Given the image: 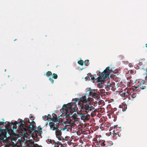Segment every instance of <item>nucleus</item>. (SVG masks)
<instances>
[{"instance_id":"f257e3e1","label":"nucleus","mask_w":147,"mask_h":147,"mask_svg":"<svg viewBox=\"0 0 147 147\" xmlns=\"http://www.w3.org/2000/svg\"><path fill=\"white\" fill-rule=\"evenodd\" d=\"M34 120V119H32V121L31 122L29 121V119H28V121L21 120L20 122H22V123L20 124V128L21 129H22L23 130H24L25 131L31 130L34 131L35 132H42V128H40L39 126L38 127V129L37 130L36 129L37 127L35 125V123L33 121Z\"/></svg>"},{"instance_id":"f03ea898","label":"nucleus","mask_w":147,"mask_h":147,"mask_svg":"<svg viewBox=\"0 0 147 147\" xmlns=\"http://www.w3.org/2000/svg\"><path fill=\"white\" fill-rule=\"evenodd\" d=\"M78 107L80 112V115L81 119L83 120L88 119V117L90 116V114H91V113H90V112L93 111L95 108L94 107H89L88 104L78 106Z\"/></svg>"},{"instance_id":"7ed1b4c3","label":"nucleus","mask_w":147,"mask_h":147,"mask_svg":"<svg viewBox=\"0 0 147 147\" xmlns=\"http://www.w3.org/2000/svg\"><path fill=\"white\" fill-rule=\"evenodd\" d=\"M78 109L76 103L74 102L64 104L62 108L63 112L65 113L66 117H69L74 112L77 111Z\"/></svg>"},{"instance_id":"20e7f679","label":"nucleus","mask_w":147,"mask_h":147,"mask_svg":"<svg viewBox=\"0 0 147 147\" xmlns=\"http://www.w3.org/2000/svg\"><path fill=\"white\" fill-rule=\"evenodd\" d=\"M93 99V98H88L87 99L86 95H84L80 98L78 100L76 98L73 99L72 101H74L77 102L78 100V106H80L81 105L82 106L83 105H85V104H88L89 107L90 106L93 107L90 104L91 102L92 101Z\"/></svg>"},{"instance_id":"39448f33","label":"nucleus","mask_w":147,"mask_h":147,"mask_svg":"<svg viewBox=\"0 0 147 147\" xmlns=\"http://www.w3.org/2000/svg\"><path fill=\"white\" fill-rule=\"evenodd\" d=\"M10 127L9 125H6L5 126V129L4 130L1 129V135L4 136L6 137L7 132L8 134H9L10 135H15L16 134L14 132L13 129L9 128Z\"/></svg>"},{"instance_id":"423d86ee","label":"nucleus","mask_w":147,"mask_h":147,"mask_svg":"<svg viewBox=\"0 0 147 147\" xmlns=\"http://www.w3.org/2000/svg\"><path fill=\"white\" fill-rule=\"evenodd\" d=\"M11 141L13 143V145L18 147L20 145H22L23 142L21 138L19 137L13 138L12 139Z\"/></svg>"},{"instance_id":"0eeeda50","label":"nucleus","mask_w":147,"mask_h":147,"mask_svg":"<svg viewBox=\"0 0 147 147\" xmlns=\"http://www.w3.org/2000/svg\"><path fill=\"white\" fill-rule=\"evenodd\" d=\"M146 76L145 77L146 78L145 80H147V73L145 74ZM147 81L144 80H140L138 82L139 83V84L138 85L137 87H136V88H140V89L143 90L144 89L147 90V85L145 84L146 83V82Z\"/></svg>"},{"instance_id":"6e6552de","label":"nucleus","mask_w":147,"mask_h":147,"mask_svg":"<svg viewBox=\"0 0 147 147\" xmlns=\"http://www.w3.org/2000/svg\"><path fill=\"white\" fill-rule=\"evenodd\" d=\"M21 120H22V119H20V120L19 121V122H18L17 121H14V122H11L10 124H7V125H9L10 126V127H9L10 129H13V130L14 129L16 130L17 129V124H18L19 125V126L18 127V129L19 130H20L22 131H25L24 130H23L22 129H21L20 128V124H21L22 122H20V121Z\"/></svg>"},{"instance_id":"1a4fd4ad","label":"nucleus","mask_w":147,"mask_h":147,"mask_svg":"<svg viewBox=\"0 0 147 147\" xmlns=\"http://www.w3.org/2000/svg\"><path fill=\"white\" fill-rule=\"evenodd\" d=\"M110 67H107L101 73V76L103 79H105L109 75V73L112 71V69H110Z\"/></svg>"},{"instance_id":"9d476101","label":"nucleus","mask_w":147,"mask_h":147,"mask_svg":"<svg viewBox=\"0 0 147 147\" xmlns=\"http://www.w3.org/2000/svg\"><path fill=\"white\" fill-rule=\"evenodd\" d=\"M89 92L88 93L89 94V95L94 98H97L98 96V94L96 92V91L94 89H91L90 88L88 91Z\"/></svg>"},{"instance_id":"9b49d317","label":"nucleus","mask_w":147,"mask_h":147,"mask_svg":"<svg viewBox=\"0 0 147 147\" xmlns=\"http://www.w3.org/2000/svg\"><path fill=\"white\" fill-rule=\"evenodd\" d=\"M52 115L53 117L52 118L51 117L50 119L52 121L54 122H59V119L57 118V116L55 114H53Z\"/></svg>"},{"instance_id":"f8f14e48","label":"nucleus","mask_w":147,"mask_h":147,"mask_svg":"<svg viewBox=\"0 0 147 147\" xmlns=\"http://www.w3.org/2000/svg\"><path fill=\"white\" fill-rule=\"evenodd\" d=\"M66 121L63 122V124L65 126H69L71 124L72 120L71 119L69 120L66 119Z\"/></svg>"},{"instance_id":"ddd939ff","label":"nucleus","mask_w":147,"mask_h":147,"mask_svg":"<svg viewBox=\"0 0 147 147\" xmlns=\"http://www.w3.org/2000/svg\"><path fill=\"white\" fill-rule=\"evenodd\" d=\"M119 94L122 97H127V96L128 95V93H125L124 92H120Z\"/></svg>"},{"instance_id":"4468645a","label":"nucleus","mask_w":147,"mask_h":147,"mask_svg":"<svg viewBox=\"0 0 147 147\" xmlns=\"http://www.w3.org/2000/svg\"><path fill=\"white\" fill-rule=\"evenodd\" d=\"M106 142L103 140H100L99 142V144L102 146H105L106 145Z\"/></svg>"},{"instance_id":"2eb2a0df","label":"nucleus","mask_w":147,"mask_h":147,"mask_svg":"<svg viewBox=\"0 0 147 147\" xmlns=\"http://www.w3.org/2000/svg\"><path fill=\"white\" fill-rule=\"evenodd\" d=\"M55 134L57 137L61 136V133L60 131L56 130L55 131Z\"/></svg>"},{"instance_id":"dca6fc26","label":"nucleus","mask_w":147,"mask_h":147,"mask_svg":"<svg viewBox=\"0 0 147 147\" xmlns=\"http://www.w3.org/2000/svg\"><path fill=\"white\" fill-rule=\"evenodd\" d=\"M122 111H126L127 108V106L125 104H123L122 105Z\"/></svg>"},{"instance_id":"f3484780","label":"nucleus","mask_w":147,"mask_h":147,"mask_svg":"<svg viewBox=\"0 0 147 147\" xmlns=\"http://www.w3.org/2000/svg\"><path fill=\"white\" fill-rule=\"evenodd\" d=\"M97 81L99 82H101V81H103L104 80L102 76H101V74L100 75V77H98L97 78Z\"/></svg>"},{"instance_id":"a211bd4d","label":"nucleus","mask_w":147,"mask_h":147,"mask_svg":"<svg viewBox=\"0 0 147 147\" xmlns=\"http://www.w3.org/2000/svg\"><path fill=\"white\" fill-rule=\"evenodd\" d=\"M59 123H57L53 127V129L52 130H55L57 129L59 127Z\"/></svg>"},{"instance_id":"6ab92c4d","label":"nucleus","mask_w":147,"mask_h":147,"mask_svg":"<svg viewBox=\"0 0 147 147\" xmlns=\"http://www.w3.org/2000/svg\"><path fill=\"white\" fill-rule=\"evenodd\" d=\"M49 125L50 126L51 129L52 128H53V127L55 125V122L52 121V122H50L49 123Z\"/></svg>"},{"instance_id":"aec40b11","label":"nucleus","mask_w":147,"mask_h":147,"mask_svg":"<svg viewBox=\"0 0 147 147\" xmlns=\"http://www.w3.org/2000/svg\"><path fill=\"white\" fill-rule=\"evenodd\" d=\"M52 73L51 71H48L46 73V74H45L44 75H46L48 77L49 76H52Z\"/></svg>"},{"instance_id":"412c9836","label":"nucleus","mask_w":147,"mask_h":147,"mask_svg":"<svg viewBox=\"0 0 147 147\" xmlns=\"http://www.w3.org/2000/svg\"><path fill=\"white\" fill-rule=\"evenodd\" d=\"M84 64L85 66H88L89 64V60L88 59L84 61Z\"/></svg>"},{"instance_id":"4be33fe9","label":"nucleus","mask_w":147,"mask_h":147,"mask_svg":"<svg viewBox=\"0 0 147 147\" xmlns=\"http://www.w3.org/2000/svg\"><path fill=\"white\" fill-rule=\"evenodd\" d=\"M84 62V61L82 60H80L79 61H78V63L79 65L82 66L83 65Z\"/></svg>"},{"instance_id":"5701e85b","label":"nucleus","mask_w":147,"mask_h":147,"mask_svg":"<svg viewBox=\"0 0 147 147\" xmlns=\"http://www.w3.org/2000/svg\"><path fill=\"white\" fill-rule=\"evenodd\" d=\"M42 118L43 119H45V121L46 120H48L49 119H51V117H49V116H47V115L43 116L42 117Z\"/></svg>"},{"instance_id":"b1692460","label":"nucleus","mask_w":147,"mask_h":147,"mask_svg":"<svg viewBox=\"0 0 147 147\" xmlns=\"http://www.w3.org/2000/svg\"><path fill=\"white\" fill-rule=\"evenodd\" d=\"M57 75L56 74L54 73L52 75V78L54 79H57Z\"/></svg>"},{"instance_id":"393cba45","label":"nucleus","mask_w":147,"mask_h":147,"mask_svg":"<svg viewBox=\"0 0 147 147\" xmlns=\"http://www.w3.org/2000/svg\"><path fill=\"white\" fill-rule=\"evenodd\" d=\"M37 133V134H36V137L38 138V136L40 137V138H41L42 137L41 134L42 133L40 131H36Z\"/></svg>"},{"instance_id":"a878e982","label":"nucleus","mask_w":147,"mask_h":147,"mask_svg":"<svg viewBox=\"0 0 147 147\" xmlns=\"http://www.w3.org/2000/svg\"><path fill=\"white\" fill-rule=\"evenodd\" d=\"M114 85L113 84H108L107 85V87L109 88L110 87H112L113 88V87L114 86Z\"/></svg>"},{"instance_id":"bb28decb","label":"nucleus","mask_w":147,"mask_h":147,"mask_svg":"<svg viewBox=\"0 0 147 147\" xmlns=\"http://www.w3.org/2000/svg\"><path fill=\"white\" fill-rule=\"evenodd\" d=\"M61 144V142H60L59 141L57 142V143H55V144H54V147H56V146H58L59 145V144Z\"/></svg>"},{"instance_id":"cd10ccee","label":"nucleus","mask_w":147,"mask_h":147,"mask_svg":"<svg viewBox=\"0 0 147 147\" xmlns=\"http://www.w3.org/2000/svg\"><path fill=\"white\" fill-rule=\"evenodd\" d=\"M137 94H136L134 93L132 94L131 95V96L132 98H135Z\"/></svg>"},{"instance_id":"c85d7f7f","label":"nucleus","mask_w":147,"mask_h":147,"mask_svg":"<svg viewBox=\"0 0 147 147\" xmlns=\"http://www.w3.org/2000/svg\"><path fill=\"white\" fill-rule=\"evenodd\" d=\"M33 147H42L41 146H39L37 144H33Z\"/></svg>"},{"instance_id":"c756f323","label":"nucleus","mask_w":147,"mask_h":147,"mask_svg":"<svg viewBox=\"0 0 147 147\" xmlns=\"http://www.w3.org/2000/svg\"><path fill=\"white\" fill-rule=\"evenodd\" d=\"M49 80L51 82L52 84L53 83L54 80L52 78H49Z\"/></svg>"},{"instance_id":"7c9ffc66","label":"nucleus","mask_w":147,"mask_h":147,"mask_svg":"<svg viewBox=\"0 0 147 147\" xmlns=\"http://www.w3.org/2000/svg\"><path fill=\"white\" fill-rule=\"evenodd\" d=\"M6 122L4 121H0V125H3L4 124H5Z\"/></svg>"},{"instance_id":"2f4dec72","label":"nucleus","mask_w":147,"mask_h":147,"mask_svg":"<svg viewBox=\"0 0 147 147\" xmlns=\"http://www.w3.org/2000/svg\"><path fill=\"white\" fill-rule=\"evenodd\" d=\"M76 125V124H75V122L72 123L71 122V124L70 125L71 126V127H75Z\"/></svg>"},{"instance_id":"473e14b6","label":"nucleus","mask_w":147,"mask_h":147,"mask_svg":"<svg viewBox=\"0 0 147 147\" xmlns=\"http://www.w3.org/2000/svg\"><path fill=\"white\" fill-rule=\"evenodd\" d=\"M117 135V134L115 133H114L113 134V138L115 139L116 138V136Z\"/></svg>"},{"instance_id":"72a5a7b5","label":"nucleus","mask_w":147,"mask_h":147,"mask_svg":"<svg viewBox=\"0 0 147 147\" xmlns=\"http://www.w3.org/2000/svg\"><path fill=\"white\" fill-rule=\"evenodd\" d=\"M56 147H64V146L62 144H61L58 146H56Z\"/></svg>"},{"instance_id":"f704fd0d","label":"nucleus","mask_w":147,"mask_h":147,"mask_svg":"<svg viewBox=\"0 0 147 147\" xmlns=\"http://www.w3.org/2000/svg\"><path fill=\"white\" fill-rule=\"evenodd\" d=\"M73 117L74 119H76V116L75 115H73L72 116Z\"/></svg>"},{"instance_id":"c9c22d12","label":"nucleus","mask_w":147,"mask_h":147,"mask_svg":"<svg viewBox=\"0 0 147 147\" xmlns=\"http://www.w3.org/2000/svg\"><path fill=\"white\" fill-rule=\"evenodd\" d=\"M61 136H59L57 138H58V139L59 140H61Z\"/></svg>"},{"instance_id":"e433bc0d","label":"nucleus","mask_w":147,"mask_h":147,"mask_svg":"<svg viewBox=\"0 0 147 147\" xmlns=\"http://www.w3.org/2000/svg\"><path fill=\"white\" fill-rule=\"evenodd\" d=\"M91 77V79H92V80H95V78H94L93 76L92 77Z\"/></svg>"},{"instance_id":"4c0bfd02","label":"nucleus","mask_w":147,"mask_h":147,"mask_svg":"<svg viewBox=\"0 0 147 147\" xmlns=\"http://www.w3.org/2000/svg\"><path fill=\"white\" fill-rule=\"evenodd\" d=\"M89 77L88 76H87L85 78V79L86 80V81H87L88 80Z\"/></svg>"},{"instance_id":"58836bf2","label":"nucleus","mask_w":147,"mask_h":147,"mask_svg":"<svg viewBox=\"0 0 147 147\" xmlns=\"http://www.w3.org/2000/svg\"><path fill=\"white\" fill-rule=\"evenodd\" d=\"M52 142H53V143H53V144H55V143H57V142H55L54 141V140H52Z\"/></svg>"},{"instance_id":"ea45409f","label":"nucleus","mask_w":147,"mask_h":147,"mask_svg":"<svg viewBox=\"0 0 147 147\" xmlns=\"http://www.w3.org/2000/svg\"><path fill=\"white\" fill-rule=\"evenodd\" d=\"M52 140H51V139H49L48 140V141L50 142L51 143H53Z\"/></svg>"},{"instance_id":"a19ab883","label":"nucleus","mask_w":147,"mask_h":147,"mask_svg":"<svg viewBox=\"0 0 147 147\" xmlns=\"http://www.w3.org/2000/svg\"><path fill=\"white\" fill-rule=\"evenodd\" d=\"M129 72L131 73H132L134 71L132 70H129Z\"/></svg>"},{"instance_id":"79ce46f5","label":"nucleus","mask_w":147,"mask_h":147,"mask_svg":"<svg viewBox=\"0 0 147 147\" xmlns=\"http://www.w3.org/2000/svg\"><path fill=\"white\" fill-rule=\"evenodd\" d=\"M129 66H130V67H131V64H130H130H129ZM132 67H133V66L132 65Z\"/></svg>"},{"instance_id":"37998d69","label":"nucleus","mask_w":147,"mask_h":147,"mask_svg":"<svg viewBox=\"0 0 147 147\" xmlns=\"http://www.w3.org/2000/svg\"><path fill=\"white\" fill-rule=\"evenodd\" d=\"M33 117V116H32L31 115L30 117V118H32Z\"/></svg>"},{"instance_id":"c03bdc74","label":"nucleus","mask_w":147,"mask_h":147,"mask_svg":"<svg viewBox=\"0 0 147 147\" xmlns=\"http://www.w3.org/2000/svg\"><path fill=\"white\" fill-rule=\"evenodd\" d=\"M49 116V117H51V116L49 114H48V116Z\"/></svg>"},{"instance_id":"a18cd8bd","label":"nucleus","mask_w":147,"mask_h":147,"mask_svg":"<svg viewBox=\"0 0 147 147\" xmlns=\"http://www.w3.org/2000/svg\"><path fill=\"white\" fill-rule=\"evenodd\" d=\"M89 75L90 77H91L92 76V75L91 74V73H90Z\"/></svg>"},{"instance_id":"49530a36","label":"nucleus","mask_w":147,"mask_h":147,"mask_svg":"<svg viewBox=\"0 0 147 147\" xmlns=\"http://www.w3.org/2000/svg\"><path fill=\"white\" fill-rule=\"evenodd\" d=\"M102 86V84H99V86Z\"/></svg>"},{"instance_id":"de8ad7c7","label":"nucleus","mask_w":147,"mask_h":147,"mask_svg":"<svg viewBox=\"0 0 147 147\" xmlns=\"http://www.w3.org/2000/svg\"><path fill=\"white\" fill-rule=\"evenodd\" d=\"M114 109V111H116L117 110V109L116 108H115Z\"/></svg>"},{"instance_id":"09e8293b","label":"nucleus","mask_w":147,"mask_h":147,"mask_svg":"<svg viewBox=\"0 0 147 147\" xmlns=\"http://www.w3.org/2000/svg\"><path fill=\"white\" fill-rule=\"evenodd\" d=\"M145 45L146 47H147V44H146Z\"/></svg>"},{"instance_id":"8fccbe9b","label":"nucleus","mask_w":147,"mask_h":147,"mask_svg":"<svg viewBox=\"0 0 147 147\" xmlns=\"http://www.w3.org/2000/svg\"><path fill=\"white\" fill-rule=\"evenodd\" d=\"M2 121H4V122H5V121L4 120V119H2Z\"/></svg>"},{"instance_id":"3c124183","label":"nucleus","mask_w":147,"mask_h":147,"mask_svg":"<svg viewBox=\"0 0 147 147\" xmlns=\"http://www.w3.org/2000/svg\"><path fill=\"white\" fill-rule=\"evenodd\" d=\"M146 72H147V68H146Z\"/></svg>"},{"instance_id":"603ef678","label":"nucleus","mask_w":147,"mask_h":147,"mask_svg":"<svg viewBox=\"0 0 147 147\" xmlns=\"http://www.w3.org/2000/svg\"><path fill=\"white\" fill-rule=\"evenodd\" d=\"M5 71H6V69H5Z\"/></svg>"},{"instance_id":"864d4df0","label":"nucleus","mask_w":147,"mask_h":147,"mask_svg":"<svg viewBox=\"0 0 147 147\" xmlns=\"http://www.w3.org/2000/svg\"><path fill=\"white\" fill-rule=\"evenodd\" d=\"M16 39H15V40H14V41H15V40H16Z\"/></svg>"}]
</instances>
